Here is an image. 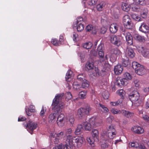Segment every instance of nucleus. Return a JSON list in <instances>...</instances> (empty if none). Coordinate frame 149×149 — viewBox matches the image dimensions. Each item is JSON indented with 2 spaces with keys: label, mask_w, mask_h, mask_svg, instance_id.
<instances>
[{
  "label": "nucleus",
  "mask_w": 149,
  "mask_h": 149,
  "mask_svg": "<svg viewBox=\"0 0 149 149\" xmlns=\"http://www.w3.org/2000/svg\"><path fill=\"white\" fill-rule=\"evenodd\" d=\"M64 95L63 93L58 94L53 99L52 106V109L54 111V113L49 115L48 118L49 123L54 122L55 120L56 116L59 114V112H60V109L64 108V103L60 101L62 99Z\"/></svg>",
  "instance_id": "1"
},
{
  "label": "nucleus",
  "mask_w": 149,
  "mask_h": 149,
  "mask_svg": "<svg viewBox=\"0 0 149 149\" xmlns=\"http://www.w3.org/2000/svg\"><path fill=\"white\" fill-rule=\"evenodd\" d=\"M84 139L81 136H73L71 135H66V144L64 148L67 149L68 147L72 148L74 146H77L78 147L81 146Z\"/></svg>",
  "instance_id": "2"
},
{
  "label": "nucleus",
  "mask_w": 149,
  "mask_h": 149,
  "mask_svg": "<svg viewBox=\"0 0 149 149\" xmlns=\"http://www.w3.org/2000/svg\"><path fill=\"white\" fill-rule=\"evenodd\" d=\"M130 100L135 106H138L141 104L142 101L140 98V94L137 91L132 92L129 95Z\"/></svg>",
  "instance_id": "3"
},
{
  "label": "nucleus",
  "mask_w": 149,
  "mask_h": 149,
  "mask_svg": "<svg viewBox=\"0 0 149 149\" xmlns=\"http://www.w3.org/2000/svg\"><path fill=\"white\" fill-rule=\"evenodd\" d=\"M99 60L101 63L104 62L102 71L106 72L110 70V65L108 61V55L104 57V53L103 50L98 51Z\"/></svg>",
  "instance_id": "4"
},
{
  "label": "nucleus",
  "mask_w": 149,
  "mask_h": 149,
  "mask_svg": "<svg viewBox=\"0 0 149 149\" xmlns=\"http://www.w3.org/2000/svg\"><path fill=\"white\" fill-rule=\"evenodd\" d=\"M92 108L89 106L84 107H81L77 111V115L80 118H81L86 116L89 115Z\"/></svg>",
  "instance_id": "5"
},
{
  "label": "nucleus",
  "mask_w": 149,
  "mask_h": 149,
  "mask_svg": "<svg viewBox=\"0 0 149 149\" xmlns=\"http://www.w3.org/2000/svg\"><path fill=\"white\" fill-rule=\"evenodd\" d=\"M64 134V132H60L56 134L54 132H52L49 135V137L51 139L54 138V143L57 144L60 141L63 137Z\"/></svg>",
  "instance_id": "6"
},
{
  "label": "nucleus",
  "mask_w": 149,
  "mask_h": 149,
  "mask_svg": "<svg viewBox=\"0 0 149 149\" xmlns=\"http://www.w3.org/2000/svg\"><path fill=\"white\" fill-rule=\"evenodd\" d=\"M123 23L124 26L127 29H132L133 24L130 16L128 15H125L123 17Z\"/></svg>",
  "instance_id": "7"
},
{
  "label": "nucleus",
  "mask_w": 149,
  "mask_h": 149,
  "mask_svg": "<svg viewBox=\"0 0 149 149\" xmlns=\"http://www.w3.org/2000/svg\"><path fill=\"white\" fill-rule=\"evenodd\" d=\"M109 37L111 42L114 45L119 46L121 44L120 38L116 35H110L109 36Z\"/></svg>",
  "instance_id": "8"
},
{
  "label": "nucleus",
  "mask_w": 149,
  "mask_h": 149,
  "mask_svg": "<svg viewBox=\"0 0 149 149\" xmlns=\"http://www.w3.org/2000/svg\"><path fill=\"white\" fill-rule=\"evenodd\" d=\"M107 135L109 138L113 139L116 134V130L112 125H111L107 129Z\"/></svg>",
  "instance_id": "9"
},
{
  "label": "nucleus",
  "mask_w": 149,
  "mask_h": 149,
  "mask_svg": "<svg viewBox=\"0 0 149 149\" xmlns=\"http://www.w3.org/2000/svg\"><path fill=\"white\" fill-rule=\"evenodd\" d=\"M57 125L59 127L63 126L65 123V116L62 113L59 114L57 119L56 121Z\"/></svg>",
  "instance_id": "10"
},
{
  "label": "nucleus",
  "mask_w": 149,
  "mask_h": 149,
  "mask_svg": "<svg viewBox=\"0 0 149 149\" xmlns=\"http://www.w3.org/2000/svg\"><path fill=\"white\" fill-rule=\"evenodd\" d=\"M37 126V124L29 121L27 124L26 128L27 130L32 134L33 130L36 129Z\"/></svg>",
  "instance_id": "11"
},
{
  "label": "nucleus",
  "mask_w": 149,
  "mask_h": 149,
  "mask_svg": "<svg viewBox=\"0 0 149 149\" xmlns=\"http://www.w3.org/2000/svg\"><path fill=\"white\" fill-rule=\"evenodd\" d=\"M139 51L143 56L149 58V48L145 46L142 47L140 48Z\"/></svg>",
  "instance_id": "12"
},
{
  "label": "nucleus",
  "mask_w": 149,
  "mask_h": 149,
  "mask_svg": "<svg viewBox=\"0 0 149 149\" xmlns=\"http://www.w3.org/2000/svg\"><path fill=\"white\" fill-rule=\"evenodd\" d=\"M113 52L110 57L113 61L115 60L118 56L120 53V51L117 48H114L113 50Z\"/></svg>",
  "instance_id": "13"
},
{
  "label": "nucleus",
  "mask_w": 149,
  "mask_h": 149,
  "mask_svg": "<svg viewBox=\"0 0 149 149\" xmlns=\"http://www.w3.org/2000/svg\"><path fill=\"white\" fill-rule=\"evenodd\" d=\"M132 131L135 133L140 134L143 133V129L141 127L138 126H134L132 128Z\"/></svg>",
  "instance_id": "14"
},
{
  "label": "nucleus",
  "mask_w": 149,
  "mask_h": 149,
  "mask_svg": "<svg viewBox=\"0 0 149 149\" xmlns=\"http://www.w3.org/2000/svg\"><path fill=\"white\" fill-rule=\"evenodd\" d=\"M125 37L128 44L130 45H132L133 43V38L131 33L129 32L126 33Z\"/></svg>",
  "instance_id": "15"
},
{
  "label": "nucleus",
  "mask_w": 149,
  "mask_h": 149,
  "mask_svg": "<svg viewBox=\"0 0 149 149\" xmlns=\"http://www.w3.org/2000/svg\"><path fill=\"white\" fill-rule=\"evenodd\" d=\"M123 70V67L120 64H118L114 68V72L116 75L120 74Z\"/></svg>",
  "instance_id": "16"
},
{
  "label": "nucleus",
  "mask_w": 149,
  "mask_h": 149,
  "mask_svg": "<svg viewBox=\"0 0 149 149\" xmlns=\"http://www.w3.org/2000/svg\"><path fill=\"white\" fill-rule=\"evenodd\" d=\"M146 69L142 65H141L135 71L138 75H142L144 74Z\"/></svg>",
  "instance_id": "17"
},
{
  "label": "nucleus",
  "mask_w": 149,
  "mask_h": 149,
  "mask_svg": "<svg viewBox=\"0 0 149 149\" xmlns=\"http://www.w3.org/2000/svg\"><path fill=\"white\" fill-rule=\"evenodd\" d=\"M86 31L87 32L92 31L93 34H95L97 32V29L95 27H94L91 24L88 25L86 28Z\"/></svg>",
  "instance_id": "18"
},
{
  "label": "nucleus",
  "mask_w": 149,
  "mask_h": 149,
  "mask_svg": "<svg viewBox=\"0 0 149 149\" xmlns=\"http://www.w3.org/2000/svg\"><path fill=\"white\" fill-rule=\"evenodd\" d=\"M97 119L95 116H94L90 118L89 120V123L93 125L94 127H97L99 125L100 123L96 122Z\"/></svg>",
  "instance_id": "19"
},
{
  "label": "nucleus",
  "mask_w": 149,
  "mask_h": 149,
  "mask_svg": "<svg viewBox=\"0 0 149 149\" xmlns=\"http://www.w3.org/2000/svg\"><path fill=\"white\" fill-rule=\"evenodd\" d=\"M121 113L125 116L128 118H130L132 117L134 115V113L133 112L127 111L125 110H121Z\"/></svg>",
  "instance_id": "20"
},
{
  "label": "nucleus",
  "mask_w": 149,
  "mask_h": 149,
  "mask_svg": "<svg viewBox=\"0 0 149 149\" xmlns=\"http://www.w3.org/2000/svg\"><path fill=\"white\" fill-rule=\"evenodd\" d=\"M139 30L142 32L146 33L148 32L149 28L145 23H143L139 27Z\"/></svg>",
  "instance_id": "21"
},
{
  "label": "nucleus",
  "mask_w": 149,
  "mask_h": 149,
  "mask_svg": "<svg viewBox=\"0 0 149 149\" xmlns=\"http://www.w3.org/2000/svg\"><path fill=\"white\" fill-rule=\"evenodd\" d=\"M118 26L116 23L111 24L110 26L109 30L110 32L112 33H115L118 31Z\"/></svg>",
  "instance_id": "22"
},
{
  "label": "nucleus",
  "mask_w": 149,
  "mask_h": 149,
  "mask_svg": "<svg viewBox=\"0 0 149 149\" xmlns=\"http://www.w3.org/2000/svg\"><path fill=\"white\" fill-rule=\"evenodd\" d=\"M134 38L140 42H144L145 41V38L140 35L138 34H134L133 36Z\"/></svg>",
  "instance_id": "23"
},
{
  "label": "nucleus",
  "mask_w": 149,
  "mask_h": 149,
  "mask_svg": "<svg viewBox=\"0 0 149 149\" xmlns=\"http://www.w3.org/2000/svg\"><path fill=\"white\" fill-rule=\"evenodd\" d=\"M127 80L125 78H123L121 79H118L117 80V82L116 83L117 84V85L119 87H120L121 86L120 84L122 85H126L127 84Z\"/></svg>",
  "instance_id": "24"
},
{
  "label": "nucleus",
  "mask_w": 149,
  "mask_h": 149,
  "mask_svg": "<svg viewBox=\"0 0 149 149\" xmlns=\"http://www.w3.org/2000/svg\"><path fill=\"white\" fill-rule=\"evenodd\" d=\"M92 137L95 139L96 142L99 141V133L97 129H93L92 131Z\"/></svg>",
  "instance_id": "25"
},
{
  "label": "nucleus",
  "mask_w": 149,
  "mask_h": 149,
  "mask_svg": "<svg viewBox=\"0 0 149 149\" xmlns=\"http://www.w3.org/2000/svg\"><path fill=\"white\" fill-rule=\"evenodd\" d=\"M73 26L74 27L77 26V29L78 32H81L82 31L84 28V24H75L73 23Z\"/></svg>",
  "instance_id": "26"
},
{
  "label": "nucleus",
  "mask_w": 149,
  "mask_h": 149,
  "mask_svg": "<svg viewBox=\"0 0 149 149\" xmlns=\"http://www.w3.org/2000/svg\"><path fill=\"white\" fill-rule=\"evenodd\" d=\"M94 65L92 63H91L89 61H88L85 65V70L86 71H88L93 69Z\"/></svg>",
  "instance_id": "27"
},
{
  "label": "nucleus",
  "mask_w": 149,
  "mask_h": 149,
  "mask_svg": "<svg viewBox=\"0 0 149 149\" xmlns=\"http://www.w3.org/2000/svg\"><path fill=\"white\" fill-rule=\"evenodd\" d=\"M127 55L130 58H133L134 56L135 53L133 50L131 48H129L127 50Z\"/></svg>",
  "instance_id": "28"
},
{
  "label": "nucleus",
  "mask_w": 149,
  "mask_h": 149,
  "mask_svg": "<svg viewBox=\"0 0 149 149\" xmlns=\"http://www.w3.org/2000/svg\"><path fill=\"white\" fill-rule=\"evenodd\" d=\"M83 129V127L82 125L79 124L78 125L74 133L76 135L80 134Z\"/></svg>",
  "instance_id": "29"
},
{
  "label": "nucleus",
  "mask_w": 149,
  "mask_h": 149,
  "mask_svg": "<svg viewBox=\"0 0 149 149\" xmlns=\"http://www.w3.org/2000/svg\"><path fill=\"white\" fill-rule=\"evenodd\" d=\"M130 5H128L127 3H122V8L123 10L126 12H128L130 10L131 8V7L129 6Z\"/></svg>",
  "instance_id": "30"
},
{
  "label": "nucleus",
  "mask_w": 149,
  "mask_h": 149,
  "mask_svg": "<svg viewBox=\"0 0 149 149\" xmlns=\"http://www.w3.org/2000/svg\"><path fill=\"white\" fill-rule=\"evenodd\" d=\"M135 3H131L130 6L131 7V9L134 12H137L139 11L140 10V8L137 5H135Z\"/></svg>",
  "instance_id": "31"
},
{
  "label": "nucleus",
  "mask_w": 149,
  "mask_h": 149,
  "mask_svg": "<svg viewBox=\"0 0 149 149\" xmlns=\"http://www.w3.org/2000/svg\"><path fill=\"white\" fill-rule=\"evenodd\" d=\"M105 3L104 1H102L97 4L96 6L97 10L99 11H101L103 9V7L104 6Z\"/></svg>",
  "instance_id": "32"
},
{
  "label": "nucleus",
  "mask_w": 149,
  "mask_h": 149,
  "mask_svg": "<svg viewBox=\"0 0 149 149\" xmlns=\"http://www.w3.org/2000/svg\"><path fill=\"white\" fill-rule=\"evenodd\" d=\"M84 129L86 130L90 131L92 129V125L89 123L85 122L84 123Z\"/></svg>",
  "instance_id": "33"
},
{
  "label": "nucleus",
  "mask_w": 149,
  "mask_h": 149,
  "mask_svg": "<svg viewBox=\"0 0 149 149\" xmlns=\"http://www.w3.org/2000/svg\"><path fill=\"white\" fill-rule=\"evenodd\" d=\"M93 44L91 42H86L84 43L83 45V47L86 49L91 48Z\"/></svg>",
  "instance_id": "34"
},
{
  "label": "nucleus",
  "mask_w": 149,
  "mask_h": 149,
  "mask_svg": "<svg viewBox=\"0 0 149 149\" xmlns=\"http://www.w3.org/2000/svg\"><path fill=\"white\" fill-rule=\"evenodd\" d=\"M148 13V10L147 9L145 8L141 12V15L143 18H146L147 16Z\"/></svg>",
  "instance_id": "35"
},
{
  "label": "nucleus",
  "mask_w": 149,
  "mask_h": 149,
  "mask_svg": "<svg viewBox=\"0 0 149 149\" xmlns=\"http://www.w3.org/2000/svg\"><path fill=\"white\" fill-rule=\"evenodd\" d=\"M87 91H81L79 93V96L81 99H84L86 98Z\"/></svg>",
  "instance_id": "36"
},
{
  "label": "nucleus",
  "mask_w": 149,
  "mask_h": 149,
  "mask_svg": "<svg viewBox=\"0 0 149 149\" xmlns=\"http://www.w3.org/2000/svg\"><path fill=\"white\" fill-rule=\"evenodd\" d=\"M86 139L88 143L91 145L93 144L95 141H96L95 139L93 138V137H88Z\"/></svg>",
  "instance_id": "37"
},
{
  "label": "nucleus",
  "mask_w": 149,
  "mask_h": 149,
  "mask_svg": "<svg viewBox=\"0 0 149 149\" xmlns=\"http://www.w3.org/2000/svg\"><path fill=\"white\" fill-rule=\"evenodd\" d=\"M131 16L133 19L136 21L138 22L142 21L141 18L135 14H132Z\"/></svg>",
  "instance_id": "38"
},
{
  "label": "nucleus",
  "mask_w": 149,
  "mask_h": 149,
  "mask_svg": "<svg viewBox=\"0 0 149 149\" xmlns=\"http://www.w3.org/2000/svg\"><path fill=\"white\" fill-rule=\"evenodd\" d=\"M123 99L121 98L116 102H111L110 103L113 106H117L122 103L123 101Z\"/></svg>",
  "instance_id": "39"
},
{
  "label": "nucleus",
  "mask_w": 149,
  "mask_h": 149,
  "mask_svg": "<svg viewBox=\"0 0 149 149\" xmlns=\"http://www.w3.org/2000/svg\"><path fill=\"white\" fill-rule=\"evenodd\" d=\"M81 86L83 88H85L89 86L88 82L86 79L82 81Z\"/></svg>",
  "instance_id": "40"
},
{
  "label": "nucleus",
  "mask_w": 149,
  "mask_h": 149,
  "mask_svg": "<svg viewBox=\"0 0 149 149\" xmlns=\"http://www.w3.org/2000/svg\"><path fill=\"white\" fill-rule=\"evenodd\" d=\"M128 146L130 148H137L139 147V144L136 142H131L129 143Z\"/></svg>",
  "instance_id": "41"
},
{
  "label": "nucleus",
  "mask_w": 149,
  "mask_h": 149,
  "mask_svg": "<svg viewBox=\"0 0 149 149\" xmlns=\"http://www.w3.org/2000/svg\"><path fill=\"white\" fill-rule=\"evenodd\" d=\"M51 42L55 46H59L61 44L59 41L56 38L52 39L51 40Z\"/></svg>",
  "instance_id": "42"
},
{
  "label": "nucleus",
  "mask_w": 149,
  "mask_h": 149,
  "mask_svg": "<svg viewBox=\"0 0 149 149\" xmlns=\"http://www.w3.org/2000/svg\"><path fill=\"white\" fill-rule=\"evenodd\" d=\"M122 64L123 66L124 67H126L128 66L129 65H130V63L128 59H122Z\"/></svg>",
  "instance_id": "43"
},
{
  "label": "nucleus",
  "mask_w": 149,
  "mask_h": 149,
  "mask_svg": "<svg viewBox=\"0 0 149 149\" xmlns=\"http://www.w3.org/2000/svg\"><path fill=\"white\" fill-rule=\"evenodd\" d=\"M141 65L140 64L136 62H133L132 63V67L135 70V71Z\"/></svg>",
  "instance_id": "44"
},
{
  "label": "nucleus",
  "mask_w": 149,
  "mask_h": 149,
  "mask_svg": "<svg viewBox=\"0 0 149 149\" xmlns=\"http://www.w3.org/2000/svg\"><path fill=\"white\" fill-rule=\"evenodd\" d=\"M95 72L93 73V75L95 77H98L100 75L99 70L97 68H95Z\"/></svg>",
  "instance_id": "45"
},
{
  "label": "nucleus",
  "mask_w": 149,
  "mask_h": 149,
  "mask_svg": "<svg viewBox=\"0 0 149 149\" xmlns=\"http://www.w3.org/2000/svg\"><path fill=\"white\" fill-rule=\"evenodd\" d=\"M72 84L73 88L76 90L79 89V88L80 87V85L77 83L76 81L73 82Z\"/></svg>",
  "instance_id": "46"
},
{
  "label": "nucleus",
  "mask_w": 149,
  "mask_h": 149,
  "mask_svg": "<svg viewBox=\"0 0 149 149\" xmlns=\"http://www.w3.org/2000/svg\"><path fill=\"white\" fill-rule=\"evenodd\" d=\"M102 96L105 100L108 99L109 97V93L107 91H105L103 92L102 93Z\"/></svg>",
  "instance_id": "47"
},
{
  "label": "nucleus",
  "mask_w": 149,
  "mask_h": 149,
  "mask_svg": "<svg viewBox=\"0 0 149 149\" xmlns=\"http://www.w3.org/2000/svg\"><path fill=\"white\" fill-rule=\"evenodd\" d=\"M124 77L125 78L128 79H131L132 78V77L131 74L127 72H125L124 74Z\"/></svg>",
  "instance_id": "48"
},
{
  "label": "nucleus",
  "mask_w": 149,
  "mask_h": 149,
  "mask_svg": "<svg viewBox=\"0 0 149 149\" xmlns=\"http://www.w3.org/2000/svg\"><path fill=\"white\" fill-rule=\"evenodd\" d=\"M111 112L113 114H120L121 113V111L117 109H112L111 110Z\"/></svg>",
  "instance_id": "49"
},
{
  "label": "nucleus",
  "mask_w": 149,
  "mask_h": 149,
  "mask_svg": "<svg viewBox=\"0 0 149 149\" xmlns=\"http://www.w3.org/2000/svg\"><path fill=\"white\" fill-rule=\"evenodd\" d=\"M77 21L75 24H79V23L81 24H83V18L81 17H79L77 18Z\"/></svg>",
  "instance_id": "50"
},
{
  "label": "nucleus",
  "mask_w": 149,
  "mask_h": 149,
  "mask_svg": "<svg viewBox=\"0 0 149 149\" xmlns=\"http://www.w3.org/2000/svg\"><path fill=\"white\" fill-rule=\"evenodd\" d=\"M72 73V72L71 70H69L68 71L66 74L65 78L67 80L71 77Z\"/></svg>",
  "instance_id": "51"
},
{
  "label": "nucleus",
  "mask_w": 149,
  "mask_h": 149,
  "mask_svg": "<svg viewBox=\"0 0 149 149\" xmlns=\"http://www.w3.org/2000/svg\"><path fill=\"white\" fill-rule=\"evenodd\" d=\"M100 107H101L104 110V112H108L109 111V110L108 108L103 105L101 104H99Z\"/></svg>",
  "instance_id": "52"
},
{
  "label": "nucleus",
  "mask_w": 149,
  "mask_h": 149,
  "mask_svg": "<svg viewBox=\"0 0 149 149\" xmlns=\"http://www.w3.org/2000/svg\"><path fill=\"white\" fill-rule=\"evenodd\" d=\"M118 94L121 96V98L123 99L124 91L122 89H120L117 91Z\"/></svg>",
  "instance_id": "53"
},
{
  "label": "nucleus",
  "mask_w": 149,
  "mask_h": 149,
  "mask_svg": "<svg viewBox=\"0 0 149 149\" xmlns=\"http://www.w3.org/2000/svg\"><path fill=\"white\" fill-rule=\"evenodd\" d=\"M77 79L79 81H83L85 79L84 76L82 74H79L77 76Z\"/></svg>",
  "instance_id": "54"
},
{
  "label": "nucleus",
  "mask_w": 149,
  "mask_h": 149,
  "mask_svg": "<svg viewBox=\"0 0 149 149\" xmlns=\"http://www.w3.org/2000/svg\"><path fill=\"white\" fill-rule=\"evenodd\" d=\"M130 0H127V2H129ZM133 2L136 3L137 4H140L142 5L143 3V0H132Z\"/></svg>",
  "instance_id": "55"
},
{
  "label": "nucleus",
  "mask_w": 149,
  "mask_h": 149,
  "mask_svg": "<svg viewBox=\"0 0 149 149\" xmlns=\"http://www.w3.org/2000/svg\"><path fill=\"white\" fill-rule=\"evenodd\" d=\"M134 82L135 87L138 88L140 86V82L139 80L137 79H135Z\"/></svg>",
  "instance_id": "56"
},
{
  "label": "nucleus",
  "mask_w": 149,
  "mask_h": 149,
  "mask_svg": "<svg viewBox=\"0 0 149 149\" xmlns=\"http://www.w3.org/2000/svg\"><path fill=\"white\" fill-rule=\"evenodd\" d=\"M46 111V109L42 107L40 113V115L41 117H43L44 116L45 112Z\"/></svg>",
  "instance_id": "57"
},
{
  "label": "nucleus",
  "mask_w": 149,
  "mask_h": 149,
  "mask_svg": "<svg viewBox=\"0 0 149 149\" xmlns=\"http://www.w3.org/2000/svg\"><path fill=\"white\" fill-rule=\"evenodd\" d=\"M69 121L70 123L72 125L74 123V119L72 116H70L68 118Z\"/></svg>",
  "instance_id": "58"
},
{
  "label": "nucleus",
  "mask_w": 149,
  "mask_h": 149,
  "mask_svg": "<svg viewBox=\"0 0 149 149\" xmlns=\"http://www.w3.org/2000/svg\"><path fill=\"white\" fill-rule=\"evenodd\" d=\"M107 31V28L104 26H102L101 27L100 30L101 33L102 34L105 33Z\"/></svg>",
  "instance_id": "59"
},
{
  "label": "nucleus",
  "mask_w": 149,
  "mask_h": 149,
  "mask_svg": "<svg viewBox=\"0 0 149 149\" xmlns=\"http://www.w3.org/2000/svg\"><path fill=\"white\" fill-rule=\"evenodd\" d=\"M66 96V98H67L68 100H70L72 97V94L70 92L67 93Z\"/></svg>",
  "instance_id": "60"
},
{
  "label": "nucleus",
  "mask_w": 149,
  "mask_h": 149,
  "mask_svg": "<svg viewBox=\"0 0 149 149\" xmlns=\"http://www.w3.org/2000/svg\"><path fill=\"white\" fill-rule=\"evenodd\" d=\"M143 120L146 121H149V116L146 115H143Z\"/></svg>",
  "instance_id": "61"
},
{
  "label": "nucleus",
  "mask_w": 149,
  "mask_h": 149,
  "mask_svg": "<svg viewBox=\"0 0 149 149\" xmlns=\"http://www.w3.org/2000/svg\"><path fill=\"white\" fill-rule=\"evenodd\" d=\"M29 109L31 112H34L35 111V107L34 106L31 105L29 107Z\"/></svg>",
  "instance_id": "62"
},
{
  "label": "nucleus",
  "mask_w": 149,
  "mask_h": 149,
  "mask_svg": "<svg viewBox=\"0 0 149 149\" xmlns=\"http://www.w3.org/2000/svg\"><path fill=\"white\" fill-rule=\"evenodd\" d=\"M103 45L102 44H100L98 47L97 49L98 51L103 50Z\"/></svg>",
  "instance_id": "63"
},
{
  "label": "nucleus",
  "mask_w": 149,
  "mask_h": 149,
  "mask_svg": "<svg viewBox=\"0 0 149 149\" xmlns=\"http://www.w3.org/2000/svg\"><path fill=\"white\" fill-rule=\"evenodd\" d=\"M78 36V35L75 33H73L72 35V38L74 41H75L76 40Z\"/></svg>",
  "instance_id": "64"
}]
</instances>
